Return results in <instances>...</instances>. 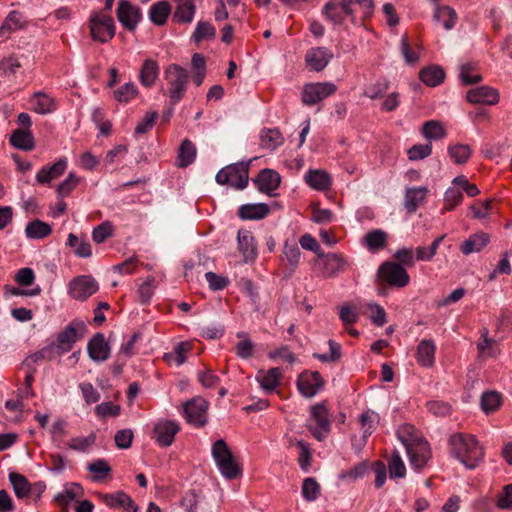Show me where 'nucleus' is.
I'll return each mask as SVG.
<instances>
[{
	"mask_svg": "<svg viewBox=\"0 0 512 512\" xmlns=\"http://www.w3.org/2000/svg\"><path fill=\"white\" fill-rule=\"evenodd\" d=\"M87 469L95 474L94 480L99 481L101 479L107 478L110 476L111 467L108 462L104 459H98L92 463H89Z\"/></svg>",
	"mask_w": 512,
	"mask_h": 512,
	"instance_id": "52",
	"label": "nucleus"
},
{
	"mask_svg": "<svg viewBox=\"0 0 512 512\" xmlns=\"http://www.w3.org/2000/svg\"><path fill=\"white\" fill-rule=\"evenodd\" d=\"M463 200V194L458 187H450L444 196V210L451 211Z\"/></svg>",
	"mask_w": 512,
	"mask_h": 512,
	"instance_id": "59",
	"label": "nucleus"
},
{
	"mask_svg": "<svg viewBox=\"0 0 512 512\" xmlns=\"http://www.w3.org/2000/svg\"><path fill=\"white\" fill-rule=\"evenodd\" d=\"M57 348L50 344L43 349L28 356L22 363L23 367H35V364L41 360H52L57 355Z\"/></svg>",
	"mask_w": 512,
	"mask_h": 512,
	"instance_id": "42",
	"label": "nucleus"
},
{
	"mask_svg": "<svg viewBox=\"0 0 512 512\" xmlns=\"http://www.w3.org/2000/svg\"><path fill=\"white\" fill-rule=\"evenodd\" d=\"M98 289V283L90 275L78 276L69 283V294L72 298L79 301L88 299L95 294Z\"/></svg>",
	"mask_w": 512,
	"mask_h": 512,
	"instance_id": "12",
	"label": "nucleus"
},
{
	"mask_svg": "<svg viewBox=\"0 0 512 512\" xmlns=\"http://www.w3.org/2000/svg\"><path fill=\"white\" fill-rule=\"evenodd\" d=\"M21 15L17 11H12L8 14L4 23L0 27V36L7 37L8 34L16 29L21 28Z\"/></svg>",
	"mask_w": 512,
	"mask_h": 512,
	"instance_id": "54",
	"label": "nucleus"
},
{
	"mask_svg": "<svg viewBox=\"0 0 512 512\" xmlns=\"http://www.w3.org/2000/svg\"><path fill=\"white\" fill-rule=\"evenodd\" d=\"M434 19L437 22H442L445 29H452L455 25L457 14L449 6H437L434 12Z\"/></svg>",
	"mask_w": 512,
	"mask_h": 512,
	"instance_id": "44",
	"label": "nucleus"
},
{
	"mask_svg": "<svg viewBox=\"0 0 512 512\" xmlns=\"http://www.w3.org/2000/svg\"><path fill=\"white\" fill-rule=\"evenodd\" d=\"M306 182L314 189L326 190L331 185V178L328 173L322 170H310L305 175Z\"/></svg>",
	"mask_w": 512,
	"mask_h": 512,
	"instance_id": "36",
	"label": "nucleus"
},
{
	"mask_svg": "<svg viewBox=\"0 0 512 512\" xmlns=\"http://www.w3.org/2000/svg\"><path fill=\"white\" fill-rule=\"evenodd\" d=\"M261 146L268 150H274L282 145L284 138L279 129H263L260 135Z\"/></svg>",
	"mask_w": 512,
	"mask_h": 512,
	"instance_id": "38",
	"label": "nucleus"
},
{
	"mask_svg": "<svg viewBox=\"0 0 512 512\" xmlns=\"http://www.w3.org/2000/svg\"><path fill=\"white\" fill-rule=\"evenodd\" d=\"M466 97L473 104L494 105L499 101L498 91L488 86L471 89Z\"/></svg>",
	"mask_w": 512,
	"mask_h": 512,
	"instance_id": "21",
	"label": "nucleus"
},
{
	"mask_svg": "<svg viewBox=\"0 0 512 512\" xmlns=\"http://www.w3.org/2000/svg\"><path fill=\"white\" fill-rule=\"evenodd\" d=\"M251 161L227 165L216 174V182L220 185H230L238 190L244 189L248 185Z\"/></svg>",
	"mask_w": 512,
	"mask_h": 512,
	"instance_id": "5",
	"label": "nucleus"
},
{
	"mask_svg": "<svg viewBox=\"0 0 512 512\" xmlns=\"http://www.w3.org/2000/svg\"><path fill=\"white\" fill-rule=\"evenodd\" d=\"M102 501L110 508L122 507L127 512H138L139 507L134 503L132 498L123 491L112 494H101Z\"/></svg>",
	"mask_w": 512,
	"mask_h": 512,
	"instance_id": "20",
	"label": "nucleus"
},
{
	"mask_svg": "<svg viewBox=\"0 0 512 512\" xmlns=\"http://www.w3.org/2000/svg\"><path fill=\"white\" fill-rule=\"evenodd\" d=\"M253 182L259 191L270 194L279 187L281 177L275 170L266 168L258 173L257 177L253 179Z\"/></svg>",
	"mask_w": 512,
	"mask_h": 512,
	"instance_id": "19",
	"label": "nucleus"
},
{
	"mask_svg": "<svg viewBox=\"0 0 512 512\" xmlns=\"http://www.w3.org/2000/svg\"><path fill=\"white\" fill-rule=\"evenodd\" d=\"M134 433L131 429L118 430L114 436L115 445L119 449H128L132 445Z\"/></svg>",
	"mask_w": 512,
	"mask_h": 512,
	"instance_id": "63",
	"label": "nucleus"
},
{
	"mask_svg": "<svg viewBox=\"0 0 512 512\" xmlns=\"http://www.w3.org/2000/svg\"><path fill=\"white\" fill-rule=\"evenodd\" d=\"M389 86L390 82L387 78H379L375 83L366 88L364 95L370 99L381 98L387 92Z\"/></svg>",
	"mask_w": 512,
	"mask_h": 512,
	"instance_id": "50",
	"label": "nucleus"
},
{
	"mask_svg": "<svg viewBox=\"0 0 512 512\" xmlns=\"http://www.w3.org/2000/svg\"><path fill=\"white\" fill-rule=\"evenodd\" d=\"M320 493L319 483L312 477L306 478L302 484V495L307 501H314Z\"/></svg>",
	"mask_w": 512,
	"mask_h": 512,
	"instance_id": "58",
	"label": "nucleus"
},
{
	"mask_svg": "<svg viewBox=\"0 0 512 512\" xmlns=\"http://www.w3.org/2000/svg\"><path fill=\"white\" fill-rule=\"evenodd\" d=\"M333 58V53L326 47H315L308 50L305 56L307 66L313 71H322Z\"/></svg>",
	"mask_w": 512,
	"mask_h": 512,
	"instance_id": "17",
	"label": "nucleus"
},
{
	"mask_svg": "<svg viewBox=\"0 0 512 512\" xmlns=\"http://www.w3.org/2000/svg\"><path fill=\"white\" fill-rule=\"evenodd\" d=\"M377 276L381 282L397 288L407 286L410 281V276L405 268L391 261H386L380 265Z\"/></svg>",
	"mask_w": 512,
	"mask_h": 512,
	"instance_id": "6",
	"label": "nucleus"
},
{
	"mask_svg": "<svg viewBox=\"0 0 512 512\" xmlns=\"http://www.w3.org/2000/svg\"><path fill=\"white\" fill-rule=\"evenodd\" d=\"M428 189L426 187L408 188L405 192L404 207L408 213L416 212L417 208L425 201Z\"/></svg>",
	"mask_w": 512,
	"mask_h": 512,
	"instance_id": "24",
	"label": "nucleus"
},
{
	"mask_svg": "<svg viewBox=\"0 0 512 512\" xmlns=\"http://www.w3.org/2000/svg\"><path fill=\"white\" fill-rule=\"evenodd\" d=\"M238 247L239 251L243 254L244 260H254L256 257V245L252 233L248 230H239L238 232Z\"/></svg>",
	"mask_w": 512,
	"mask_h": 512,
	"instance_id": "28",
	"label": "nucleus"
},
{
	"mask_svg": "<svg viewBox=\"0 0 512 512\" xmlns=\"http://www.w3.org/2000/svg\"><path fill=\"white\" fill-rule=\"evenodd\" d=\"M398 438L406 448L411 465L422 469L431 457L429 444L412 425L402 426L398 430Z\"/></svg>",
	"mask_w": 512,
	"mask_h": 512,
	"instance_id": "2",
	"label": "nucleus"
},
{
	"mask_svg": "<svg viewBox=\"0 0 512 512\" xmlns=\"http://www.w3.org/2000/svg\"><path fill=\"white\" fill-rule=\"evenodd\" d=\"M477 349L480 357H494L498 353L497 342L488 337L487 328L481 330V339L477 342Z\"/></svg>",
	"mask_w": 512,
	"mask_h": 512,
	"instance_id": "37",
	"label": "nucleus"
},
{
	"mask_svg": "<svg viewBox=\"0 0 512 512\" xmlns=\"http://www.w3.org/2000/svg\"><path fill=\"white\" fill-rule=\"evenodd\" d=\"M328 345H329V348H330V354L327 355V354H320V353H313V357L322 361V362H338L341 357H342V353H341V345L337 342H335L334 340L330 339L328 341Z\"/></svg>",
	"mask_w": 512,
	"mask_h": 512,
	"instance_id": "57",
	"label": "nucleus"
},
{
	"mask_svg": "<svg viewBox=\"0 0 512 512\" xmlns=\"http://www.w3.org/2000/svg\"><path fill=\"white\" fill-rule=\"evenodd\" d=\"M490 242V236L485 232H478L471 235L460 246V250L464 255L474 252H480Z\"/></svg>",
	"mask_w": 512,
	"mask_h": 512,
	"instance_id": "26",
	"label": "nucleus"
},
{
	"mask_svg": "<svg viewBox=\"0 0 512 512\" xmlns=\"http://www.w3.org/2000/svg\"><path fill=\"white\" fill-rule=\"evenodd\" d=\"M164 77L168 84L167 94L170 104L176 105L184 97L188 84V73L186 69L178 64H170L164 71Z\"/></svg>",
	"mask_w": 512,
	"mask_h": 512,
	"instance_id": "3",
	"label": "nucleus"
},
{
	"mask_svg": "<svg viewBox=\"0 0 512 512\" xmlns=\"http://www.w3.org/2000/svg\"><path fill=\"white\" fill-rule=\"evenodd\" d=\"M83 488L78 483H71L66 489L54 497V501L62 507L63 512H68V505L73 500L82 497Z\"/></svg>",
	"mask_w": 512,
	"mask_h": 512,
	"instance_id": "27",
	"label": "nucleus"
},
{
	"mask_svg": "<svg viewBox=\"0 0 512 512\" xmlns=\"http://www.w3.org/2000/svg\"><path fill=\"white\" fill-rule=\"evenodd\" d=\"M68 245L74 249V253L79 257H90L92 254L91 245L88 241L79 239L73 233L68 235Z\"/></svg>",
	"mask_w": 512,
	"mask_h": 512,
	"instance_id": "49",
	"label": "nucleus"
},
{
	"mask_svg": "<svg viewBox=\"0 0 512 512\" xmlns=\"http://www.w3.org/2000/svg\"><path fill=\"white\" fill-rule=\"evenodd\" d=\"M451 454L466 468L474 469L484 459V448L474 435L455 433L449 439Z\"/></svg>",
	"mask_w": 512,
	"mask_h": 512,
	"instance_id": "1",
	"label": "nucleus"
},
{
	"mask_svg": "<svg viewBox=\"0 0 512 512\" xmlns=\"http://www.w3.org/2000/svg\"><path fill=\"white\" fill-rule=\"evenodd\" d=\"M367 470H368V464L366 461H363V462L358 463L356 466H354L353 468H351L349 470L342 471L339 474V479H341V480L349 479V480L355 481L359 478H362L365 475V473L367 472Z\"/></svg>",
	"mask_w": 512,
	"mask_h": 512,
	"instance_id": "61",
	"label": "nucleus"
},
{
	"mask_svg": "<svg viewBox=\"0 0 512 512\" xmlns=\"http://www.w3.org/2000/svg\"><path fill=\"white\" fill-rule=\"evenodd\" d=\"M310 417L316 425H309L308 429L316 439L322 441L330 432L331 427L330 413L326 403L321 402L311 406Z\"/></svg>",
	"mask_w": 512,
	"mask_h": 512,
	"instance_id": "8",
	"label": "nucleus"
},
{
	"mask_svg": "<svg viewBox=\"0 0 512 512\" xmlns=\"http://www.w3.org/2000/svg\"><path fill=\"white\" fill-rule=\"evenodd\" d=\"M216 36L215 28L209 23L200 21L192 35L195 42L199 43L204 39H214Z\"/></svg>",
	"mask_w": 512,
	"mask_h": 512,
	"instance_id": "53",
	"label": "nucleus"
},
{
	"mask_svg": "<svg viewBox=\"0 0 512 512\" xmlns=\"http://www.w3.org/2000/svg\"><path fill=\"white\" fill-rule=\"evenodd\" d=\"M10 143L24 151H30L35 146L34 137L28 129L15 130L10 137Z\"/></svg>",
	"mask_w": 512,
	"mask_h": 512,
	"instance_id": "34",
	"label": "nucleus"
},
{
	"mask_svg": "<svg viewBox=\"0 0 512 512\" xmlns=\"http://www.w3.org/2000/svg\"><path fill=\"white\" fill-rule=\"evenodd\" d=\"M36 99L34 110L39 114H48L55 110V100L44 92H36L33 95Z\"/></svg>",
	"mask_w": 512,
	"mask_h": 512,
	"instance_id": "47",
	"label": "nucleus"
},
{
	"mask_svg": "<svg viewBox=\"0 0 512 512\" xmlns=\"http://www.w3.org/2000/svg\"><path fill=\"white\" fill-rule=\"evenodd\" d=\"M419 78L427 86L435 87L443 82L445 71L441 66L430 65L419 72Z\"/></svg>",
	"mask_w": 512,
	"mask_h": 512,
	"instance_id": "32",
	"label": "nucleus"
},
{
	"mask_svg": "<svg viewBox=\"0 0 512 512\" xmlns=\"http://www.w3.org/2000/svg\"><path fill=\"white\" fill-rule=\"evenodd\" d=\"M67 167V162L64 159L58 160L55 164L50 167H43L36 176L38 183L48 184L53 179L61 176Z\"/></svg>",
	"mask_w": 512,
	"mask_h": 512,
	"instance_id": "29",
	"label": "nucleus"
},
{
	"mask_svg": "<svg viewBox=\"0 0 512 512\" xmlns=\"http://www.w3.org/2000/svg\"><path fill=\"white\" fill-rule=\"evenodd\" d=\"M52 232L51 226L39 219L29 222L25 228V233L31 239H43Z\"/></svg>",
	"mask_w": 512,
	"mask_h": 512,
	"instance_id": "41",
	"label": "nucleus"
},
{
	"mask_svg": "<svg viewBox=\"0 0 512 512\" xmlns=\"http://www.w3.org/2000/svg\"><path fill=\"white\" fill-rule=\"evenodd\" d=\"M323 14L335 25H341L346 18L354 24V11L349 8L347 0L329 1L323 7Z\"/></svg>",
	"mask_w": 512,
	"mask_h": 512,
	"instance_id": "14",
	"label": "nucleus"
},
{
	"mask_svg": "<svg viewBox=\"0 0 512 512\" xmlns=\"http://www.w3.org/2000/svg\"><path fill=\"white\" fill-rule=\"evenodd\" d=\"M347 3L349 8L354 11V24H356L358 14L360 19L364 21L374 12L375 5L373 0H347Z\"/></svg>",
	"mask_w": 512,
	"mask_h": 512,
	"instance_id": "35",
	"label": "nucleus"
},
{
	"mask_svg": "<svg viewBox=\"0 0 512 512\" xmlns=\"http://www.w3.org/2000/svg\"><path fill=\"white\" fill-rule=\"evenodd\" d=\"M281 377V369L274 367L270 368L268 371L259 370L256 375V380L265 392L271 393L278 387Z\"/></svg>",
	"mask_w": 512,
	"mask_h": 512,
	"instance_id": "22",
	"label": "nucleus"
},
{
	"mask_svg": "<svg viewBox=\"0 0 512 512\" xmlns=\"http://www.w3.org/2000/svg\"><path fill=\"white\" fill-rule=\"evenodd\" d=\"M387 234L382 230H372L365 236V244L369 250L377 251L385 247Z\"/></svg>",
	"mask_w": 512,
	"mask_h": 512,
	"instance_id": "46",
	"label": "nucleus"
},
{
	"mask_svg": "<svg viewBox=\"0 0 512 512\" xmlns=\"http://www.w3.org/2000/svg\"><path fill=\"white\" fill-rule=\"evenodd\" d=\"M212 456L225 478L232 480L241 475V467L236 463L231 450L223 439L215 441L212 445Z\"/></svg>",
	"mask_w": 512,
	"mask_h": 512,
	"instance_id": "4",
	"label": "nucleus"
},
{
	"mask_svg": "<svg viewBox=\"0 0 512 512\" xmlns=\"http://www.w3.org/2000/svg\"><path fill=\"white\" fill-rule=\"evenodd\" d=\"M9 481L12 484L17 498L26 499L30 497L32 493V484H30L24 475L17 472H11L9 474Z\"/></svg>",
	"mask_w": 512,
	"mask_h": 512,
	"instance_id": "30",
	"label": "nucleus"
},
{
	"mask_svg": "<svg viewBox=\"0 0 512 512\" xmlns=\"http://www.w3.org/2000/svg\"><path fill=\"white\" fill-rule=\"evenodd\" d=\"M179 425L172 420H160L153 428V437L160 446L168 447L174 441V436L179 432Z\"/></svg>",
	"mask_w": 512,
	"mask_h": 512,
	"instance_id": "16",
	"label": "nucleus"
},
{
	"mask_svg": "<svg viewBox=\"0 0 512 512\" xmlns=\"http://www.w3.org/2000/svg\"><path fill=\"white\" fill-rule=\"evenodd\" d=\"M390 478H403L406 468L398 451H394L388 463Z\"/></svg>",
	"mask_w": 512,
	"mask_h": 512,
	"instance_id": "55",
	"label": "nucleus"
},
{
	"mask_svg": "<svg viewBox=\"0 0 512 512\" xmlns=\"http://www.w3.org/2000/svg\"><path fill=\"white\" fill-rule=\"evenodd\" d=\"M432 152V144H418L408 150V157L412 161L421 160L428 157Z\"/></svg>",
	"mask_w": 512,
	"mask_h": 512,
	"instance_id": "64",
	"label": "nucleus"
},
{
	"mask_svg": "<svg viewBox=\"0 0 512 512\" xmlns=\"http://www.w3.org/2000/svg\"><path fill=\"white\" fill-rule=\"evenodd\" d=\"M269 212V206L265 203L245 204L239 208L238 215L242 219L259 220L267 216Z\"/></svg>",
	"mask_w": 512,
	"mask_h": 512,
	"instance_id": "31",
	"label": "nucleus"
},
{
	"mask_svg": "<svg viewBox=\"0 0 512 512\" xmlns=\"http://www.w3.org/2000/svg\"><path fill=\"white\" fill-rule=\"evenodd\" d=\"M85 331L86 326L82 321H72L57 336L56 344H54L55 348H57V355L69 352L74 343L83 337Z\"/></svg>",
	"mask_w": 512,
	"mask_h": 512,
	"instance_id": "9",
	"label": "nucleus"
},
{
	"mask_svg": "<svg viewBox=\"0 0 512 512\" xmlns=\"http://www.w3.org/2000/svg\"><path fill=\"white\" fill-rule=\"evenodd\" d=\"M321 265L322 276L325 278H332L344 270L346 261L340 254L329 253Z\"/></svg>",
	"mask_w": 512,
	"mask_h": 512,
	"instance_id": "23",
	"label": "nucleus"
},
{
	"mask_svg": "<svg viewBox=\"0 0 512 512\" xmlns=\"http://www.w3.org/2000/svg\"><path fill=\"white\" fill-rule=\"evenodd\" d=\"M435 344L432 340H422L417 347V360L424 367H431L435 361Z\"/></svg>",
	"mask_w": 512,
	"mask_h": 512,
	"instance_id": "33",
	"label": "nucleus"
},
{
	"mask_svg": "<svg viewBox=\"0 0 512 512\" xmlns=\"http://www.w3.org/2000/svg\"><path fill=\"white\" fill-rule=\"evenodd\" d=\"M89 357L95 362L106 361L110 357V345L105 340L104 334L96 333L88 342Z\"/></svg>",
	"mask_w": 512,
	"mask_h": 512,
	"instance_id": "18",
	"label": "nucleus"
},
{
	"mask_svg": "<svg viewBox=\"0 0 512 512\" xmlns=\"http://www.w3.org/2000/svg\"><path fill=\"white\" fill-rule=\"evenodd\" d=\"M297 388L306 398L314 397L325 386V380L318 371H303L297 379Z\"/></svg>",
	"mask_w": 512,
	"mask_h": 512,
	"instance_id": "10",
	"label": "nucleus"
},
{
	"mask_svg": "<svg viewBox=\"0 0 512 512\" xmlns=\"http://www.w3.org/2000/svg\"><path fill=\"white\" fill-rule=\"evenodd\" d=\"M90 35L101 43L110 41L115 35L114 20L110 15L94 13L89 19Z\"/></svg>",
	"mask_w": 512,
	"mask_h": 512,
	"instance_id": "7",
	"label": "nucleus"
},
{
	"mask_svg": "<svg viewBox=\"0 0 512 512\" xmlns=\"http://www.w3.org/2000/svg\"><path fill=\"white\" fill-rule=\"evenodd\" d=\"M336 89V85L331 82L306 84L302 92V102L308 106L315 105L334 94Z\"/></svg>",
	"mask_w": 512,
	"mask_h": 512,
	"instance_id": "11",
	"label": "nucleus"
},
{
	"mask_svg": "<svg viewBox=\"0 0 512 512\" xmlns=\"http://www.w3.org/2000/svg\"><path fill=\"white\" fill-rule=\"evenodd\" d=\"M138 94V89L133 82H129L114 91V97L119 102H128Z\"/></svg>",
	"mask_w": 512,
	"mask_h": 512,
	"instance_id": "60",
	"label": "nucleus"
},
{
	"mask_svg": "<svg viewBox=\"0 0 512 512\" xmlns=\"http://www.w3.org/2000/svg\"><path fill=\"white\" fill-rule=\"evenodd\" d=\"M113 234V226L106 221L93 229L92 238L96 243H103Z\"/></svg>",
	"mask_w": 512,
	"mask_h": 512,
	"instance_id": "62",
	"label": "nucleus"
},
{
	"mask_svg": "<svg viewBox=\"0 0 512 512\" xmlns=\"http://www.w3.org/2000/svg\"><path fill=\"white\" fill-rule=\"evenodd\" d=\"M238 338H243L235 345L237 356L242 359H249L253 356L255 344L246 336L244 332L237 333Z\"/></svg>",
	"mask_w": 512,
	"mask_h": 512,
	"instance_id": "48",
	"label": "nucleus"
},
{
	"mask_svg": "<svg viewBox=\"0 0 512 512\" xmlns=\"http://www.w3.org/2000/svg\"><path fill=\"white\" fill-rule=\"evenodd\" d=\"M184 416L188 423L198 427L204 426L207 422L206 412L208 402L202 397H194L183 405Z\"/></svg>",
	"mask_w": 512,
	"mask_h": 512,
	"instance_id": "13",
	"label": "nucleus"
},
{
	"mask_svg": "<svg viewBox=\"0 0 512 512\" xmlns=\"http://www.w3.org/2000/svg\"><path fill=\"white\" fill-rule=\"evenodd\" d=\"M422 134L428 140H439L445 137L446 131L439 121L430 120L423 124Z\"/></svg>",
	"mask_w": 512,
	"mask_h": 512,
	"instance_id": "45",
	"label": "nucleus"
},
{
	"mask_svg": "<svg viewBox=\"0 0 512 512\" xmlns=\"http://www.w3.org/2000/svg\"><path fill=\"white\" fill-rule=\"evenodd\" d=\"M196 7L193 1H183L177 4L173 19L179 23H190L193 20Z\"/></svg>",
	"mask_w": 512,
	"mask_h": 512,
	"instance_id": "43",
	"label": "nucleus"
},
{
	"mask_svg": "<svg viewBox=\"0 0 512 512\" xmlns=\"http://www.w3.org/2000/svg\"><path fill=\"white\" fill-rule=\"evenodd\" d=\"M116 15L118 21L129 31H134L142 18L140 8L127 0H119Z\"/></svg>",
	"mask_w": 512,
	"mask_h": 512,
	"instance_id": "15",
	"label": "nucleus"
},
{
	"mask_svg": "<svg viewBox=\"0 0 512 512\" xmlns=\"http://www.w3.org/2000/svg\"><path fill=\"white\" fill-rule=\"evenodd\" d=\"M448 153L456 164H464L471 155V149L466 144H456L449 147Z\"/></svg>",
	"mask_w": 512,
	"mask_h": 512,
	"instance_id": "56",
	"label": "nucleus"
},
{
	"mask_svg": "<svg viewBox=\"0 0 512 512\" xmlns=\"http://www.w3.org/2000/svg\"><path fill=\"white\" fill-rule=\"evenodd\" d=\"M501 404V395L496 391H488L482 394L481 408L488 414L499 408Z\"/></svg>",
	"mask_w": 512,
	"mask_h": 512,
	"instance_id": "51",
	"label": "nucleus"
},
{
	"mask_svg": "<svg viewBox=\"0 0 512 512\" xmlns=\"http://www.w3.org/2000/svg\"><path fill=\"white\" fill-rule=\"evenodd\" d=\"M196 157V147L195 145L189 140L184 139L179 147L178 152V166L181 168H185L189 166L191 163H193L194 159Z\"/></svg>",
	"mask_w": 512,
	"mask_h": 512,
	"instance_id": "39",
	"label": "nucleus"
},
{
	"mask_svg": "<svg viewBox=\"0 0 512 512\" xmlns=\"http://www.w3.org/2000/svg\"><path fill=\"white\" fill-rule=\"evenodd\" d=\"M159 76V65L155 60L146 59L140 69L139 80L144 87L151 88Z\"/></svg>",
	"mask_w": 512,
	"mask_h": 512,
	"instance_id": "25",
	"label": "nucleus"
},
{
	"mask_svg": "<svg viewBox=\"0 0 512 512\" xmlns=\"http://www.w3.org/2000/svg\"><path fill=\"white\" fill-rule=\"evenodd\" d=\"M171 12V7L167 1H159L153 4L149 11L150 20L158 26L165 24L169 14Z\"/></svg>",
	"mask_w": 512,
	"mask_h": 512,
	"instance_id": "40",
	"label": "nucleus"
}]
</instances>
